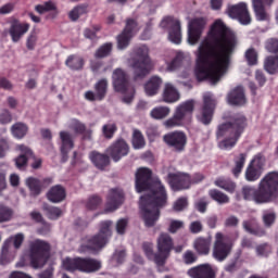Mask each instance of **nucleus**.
I'll return each instance as SVG.
<instances>
[{
	"label": "nucleus",
	"mask_w": 278,
	"mask_h": 278,
	"mask_svg": "<svg viewBox=\"0 0 278 278\" xmlns=\"http://www.w3.org/2000/svg\"><path fill=\"white\" fill-rule=\"evenodd\" d=\"M199 260V256L197 255V253H194L192 250H187L184 254H182V262L184 264H186L187 266H190L192 264H195V262Z\"/></svg>",
	"instance_id": "5fc2aeb1"
},
{
	"label": "nucleus",
	"mask_w": 278,
	"mask_h": 278,
	"mask_svg": "<svg viewBox=\"0 0 278 278\" xmlns=\"http://www.w3.org/2000/svg\"><path fill=\"white\" fill-rule=\"evenodd\" d=\"M28 131L29 127L25 123L17 122L11 127V132L17 140H22L24 136H27Z\"/></svg>",
	"instance_id": "a19ab883"
},
{
	"label": "nucleus",
	"mask_w": 278,
	"mask_h": 278,
	"mask_svg": "<svg viewBox=\"0 0 278 278\" xmlns=\"http://www.w3.org/2000/svg\"><path fill=\"white\" fill-rule=\"evenodd\" d=\"M86 61L77 54H71L65 61V66L71 71H83Z\"/></svg>",
	"instance_id": "4c0bfd02"
},
{
	"label": "nucleus",
	"mask_w": 278,
	"mask_h": 278,
	"mask_svg": "<svg viewBox=\"0 0 278 278\" xmlns=\"http://www.w3.org/2000/svg\"><path fill=\"white\" fill-rule=\"evenodd\" d=\"M230 105H244L247 97L244 96V88L242 86L235 87L227 96Z\"/></svg>",
	"instance_id": "7c9ffc66"
},
{
	"label": "nucleus",
	"mask_w": 278,
	"mask_h": 278,
	"mask_svg": "<svg viewBox=\"0 0 278 278\" xmlns=\"http://www.w3.org/2000/svg\"><path fill=\"white\" fill-rule=\"evenodd\" d=\"M264 164H266L264 154H256L245 169L247 181H257L262 177V173H264Z\"/></svg>",
	"instance_id": "4468645a"
},
{
	"label": "nucleus",
	"mask_w": 278,
	"mask_h": 278,
	"mask_svg": "<svg viewBox=\"0 0 278 278\" xmlns=\"http://www.w3.org/2000/svg\"><path fill=\"white\" fill-rule=\"evenodd\" d=\"M51 184H53V179L51 178L40 180L38 178L29 177L26 179V186L28 190H30L31 197H39L42 192V188H45V186H51Z\"/></svg>",
	"instance_id": "cd10ccee"
},
{
	"label": "nucleus",
	"mask_w": 278,
	"mask_h": 278,
	"mask_svg": "<svg viewBox=\"0 0 278 278\" xmlns=\"http://www.w3.org/2000/svg\"><path fill=\"white\" fill-rule=\"evenodd\" d=\"M10 242H12L14 249H20L23 247V242H25V235L22 232H18L12 237H10L4 244H8L10 247Z\"/></svg>",
	"instance_id": "3c124183"
},
{
	"label": "nucleus",
	"mask_w": 278,
	"mask_h": 278,
	"mask_svg": "<svg viewBox=\"0 0 278 278\" xmlns=\"http://www.w3.org/2000/svg\"><path fill=\"white\" fill-rule=\"evenodd\" d=\"M242 194L245 201H254L258 205L275 203L278 199V172L267 173L258 182L257 188L244 186Z\"/></svg>",
	"instance_id": "20e7f679"
},
{
	"label": "nucleus",
	"mask_w": 278,
	"mask_h": 278,
	"mask_svg": "<svg viewBox=\"0 0 278 278\" xmlns=\"http://www.w3.org/2000/svg\"><path fill=\"white\" fill-rule=\"evenodd\" d=\"M170 114V109L168 106H157L151 111L152 118L155 121H162V118H166Z\"/></svg>",
	"instance_id": "de8ad7c7"
},
{
	"label": "nucleus",
	"mask_w": 278,
	"mask_h": 278,
	"mask_svg": "<svg viewBox=\"0 0 278 278\" xmlns=\"http://www.w3.org/2000/svg\"><path fill=\"white\" fill-rule=\"evenodd\" d=\"M36 12H38V14H45L47 12H53L55 10H58V8L55 7V3H53V1H47L43 4H37L35 7Z\"/></svg>",
	"instance_id": "864d4df0"
},
{
	"label": "nucleus",
	"mask_w": 278,
	"mask_h": 278,
	"mask_svg": "<svg viewBox=\"0 0 278 278\" xmlns=\"http://www.w3.org/2000/svg\"><path fill=\"white\" fill-rule=\"evenodd\" d=\"M113 86L115 92L125 94L129 88V75L123 68H116L113 72Z\"/></svg>",
	"instance_id": "4be33fe9"
},
{
	"label": "nucleus",
	"mask_w": 278,
	"mask_h": 278,
	"mask_svg": "<svg viewBox=\"0 0 278 278\" xmlns=\"http://www.w3.org/2000/svg\"><path fill=\"white\" fill-rule=\"evenodd\" d=\"M194 100L181 102L176 108L174 115L164 122L166 129H175V127H186L192 123V114L194 113Z\"/></svg>",
	"instance_id": "0eeeda50"
},
{
	"label": "nucleus",
	"mask_w": 278,
	"mask_h": 278,
	"mask_svg": "<svg viewBox=\"0 0 278 278\" xmlns=\"http://www.w3.org/2000/svg\"><path fill=\"white\" fill-rule=\"evenodd\" d=\"M212 247V237H198L193 242V249L198 255H210V249Z\"/></svg>",
	"instance_id": "473e14b6"
},
{
	"label": "nucleus",
	"mask_w": 278,
	"mask_h": 278,
	"mask_svg": "<svg viewBox=\"0 0 278 278\" xmlns=\"http://www.w3.org/2000/svg\"><path fill=\"white\" fill-rule=\"evenodd\" d=\"M256 251V255H258V257H268V255H270V245H268V243H262L260 245L256 247L255 249Z\"/></svg>",
	"instance_id": "e2e57ef3"
},
{
	"label": "nucleus",
	"mask_w": 278,
	"mask_h": 278,
	"mask_svg": "<svg viewBox=\"0 0 278 278\" xmlns=\"http://www.w3.org/2000/svg\"><path fill=\"white\" fill-rule=\"evenodd\" d=\"M249 126L247 116L242 113H235L228 117V122L219 124L216 130L218 149L222 151H231L238 144V140L244 134V129Z\"/></svg>",
	"instance_id": "7ed1b4c3"
},
{
	"label": "nucleus",
	"mask_w": 278,
	"mask_h": 278,
	"mask_svg": "<svg viewBox=\"0 0 278 278\" xmlns=\"http://www.w3.org/2000/svg\"><path fill=\"white\" fill-rule=\"evenodd\" d=\"M70 127L76 136H81L83 141L92 140V129H88L79 119H73Z\"/></svg>",
	"instance_id": "c756f323"
},
{
	"label": "nucleus",
	"mask_w": 278,
	"mask_h": 278,
	"mask_svg": "<svg viewBox=\"0 0 278 278\" xmlns=\"http://www.w3.org/2000/svg\"><path fill=\"white\" fill-rule=\"evenodd\" d=\"M275 220H277V214H275V212L269 211L264 213L263 223L265 227H273V225H275Z\"/></svg>",
	"instance_id": "052dcab7"
},
{
	"label": "nucleus",
	"mask_w": 278,
	"mask_h": 278,
	"mask_svg": "<svg viewBox=\"0 0 278 278\" xmlns=\"http://www.w3.org/2000/svg\"><path fill=\"white\" fill-rule=\"evenodd\" d=\"M238 47V36L223 20H216L208 31L207 38L202 40L197 53L195 77L198 81H210L216 85L227 73L231 64V55Z\"/></svg>",
	"instance_id": "f257e3e1"
},
{
	"label": "nucleus",
	"mask_w": 278,
	"mask_h": 278,
	"mask_svg": "<svg viewBox=\"0 0 278 278\" xmlns=\"http://www.w3.org/2000/svg\"><path fill=\"white\" fill-rule=\"evenodd\" d=\"M147 144L144 141V136L142 132L138 129H135L132 132V147L134 149H143V147Z\"/></svg>",
	"instance_id": "09e8293b"
},
{
	"label": "nucleus",
	"mask_w": 278,
	"mask_h": 278,
	"mask_svg": "<svg viewBox=\"0 0 278 278\" xmlns=\"http://www.w3.org/2000/svg\"><path fill=\"white\" fill-rule=\"evenodd\" d=\"M111 227L112 222H102L99 233L84 237L79 247L80 253H97V251H101L110 242V238H112Z\"/></svg>",
	"instance_id": "39448f33"
},
{
	"label": "nucleus",
	"mask_w": 278,
	"mask_h": 278,
	"mask_svg": "<svg viewBox=\"0 0 278 278\" xmlns=\"http://www.w3.org/2000/svg\"><path fill=\"white\" fill-rule=\"evenodd\" d=\"M245 60L249 66H255L257 64V52L255 49L250 48L245 52Z\"/></svg>",
	"instance_id": "13d9d810"
},
{
	"label": "nucleus",
	"mask_w": 278,
	"mask_h": 278,
	"mask_svg": "<svg viewBox=\"0 0 278 278\" xmlns=\"http://www.w3.org/2000/svg\"><path fill=\"white\" fill-rule=\"evenodd\" d=\"M29 27L30 25L28 23H21L18 20H13L9 28V36H11L12 42H20L24 34L29 31Z\"/></svg>",
	"instance_id": "a878e982"
},
{
	"label": "nucleus",
	"mask_w": 278,
	"mask_h": 278,
	"mask_svg": "<svg viewBox=\"0 0 278 278\" xmlns=\"http://www.w3.org/2000/svg\"><path fill=\"white\" fill-rule=\"evenodd\" d=\"M214 110H216V100L210 94L203 96V105L201 108L200 115L198 116L202 125H210L212 118H214Z\"/></svg>",
	"instance_id": "a211bd4d"
},
{
	"label": "nucleus",
	"mask_w": 278,
	"mask_h": 278,
	"mask_svg": "<svg viewBox=\"0 0 278 278\" xmlns=\"http://www.w3.org/2000/svg\"><path fill=\"white\" fill-rule=\"evenodd\" d=\"M184 227H186V224L182 220L170 219L167 231L168 233H177V231H179L180 229H184Z\"/></svg>",
	"instance_id": "6e6d98bb"
},
{
	"label": "nucleus",
	"mask_w": 278,
	"mask_h": 278,
	"mask_svg": "<svg viewBox=\"0 0 278 278\" xmlns=\"http://www.w3.org/2000/svg\"><path fill=\"white\" fill-rule=\"evenodd\" d=\"M163 142L175 153H184L188 144V136L181 130H174L163 136Z\"/></svg>",
	"instance_id": "f8f14e48"
},
{
	"label": "nucleus",
	"mask_w": 278,
	"mask_h": 278,
	"mask_svg": "<svg viewBox=\"0 0 278 278\" xmlns=\"http://www.w3.org/2000/svg\"><path fill=\"white\" fill-rule=\"evenodd\" d=\"M138 22L134 18H127L123 31L117 36V49H127L131 38L138 34Z\"/></svg>",
	"instance_id": "ddd939ff"
},
{
	"label": "nucleus",
	"mask_w": 278,
	"mask_h": 278,
	"mask_svg": "<svg viewBox=\"0 0 278 278\" xmlns=\"http://www.w3.org/2000/svg\"><path fill=\"white\" fill-rule=\"evenodd\" d=\"M101 203H103V199H101L100 195L93 194L88 198L86 207L91 211L99 210V207H101Z\"/></svg>",
	"instance_id": "8fccbe9b"
},
{
	"label": "nucleus",
	"mask_w": 278,
	"mask_h": 278,
	"mask_svg": "<svg viewBox=\"0 0 278 278\" xmlns=\"http://www.w3.org/2000/svg\"><path fill=\"white\" fill-rule=\"evenodd\" d=\"M90 161L92 162L93 166L99 170H105L110 165V156L108 154H103L97 151H92L89 154Z\"/></svg>",
	"instance_id": "72a5a7b5"
},
{
	"label": "nucleus",
	"mask_w": 278,
	"mask_h": 278,
	"mask_svg": "<svg viewBox=\"0 0 278 278\" xmlns=\"http://www.w3.org/2000/svg\"><path fill=\"white\" fill-rule=\"evenodd\" d=\"M184 63V54L177 53L176 56L168 63L167 68L168 71H177L179 66Z\"/></svg>",
	"instance_id": "4d7b16f0"
},
{
	"label": "nucleus",
	"mask_w": 278,
	"mask_h": 278,
	"mask_svg": "<svg viewBox=\"0 0 278 278\" xmlns=\"http://www.w3.org/2000/svg\"><path fill=\"white\" fill-rule=\"evenodd\" d=\"M242 266V263L240 262V257L237 256L232 260H230L224 267V270L226 273H236L240 270V267Z\"/></svg>",
	"instance_id": "603ef678"
},
{
	"label": "nucleus",
	"mask_w": 278,
	"mask_h": 278,
	"mask_svg": "<svg viewBox=\"0 0 278 278\" xmlns=\"http://www.w3.org/2000/svg\"><path fill=\"white\" fill-rule=\"evenodd\" d=\"M113 49L114 45H112V42L103 43L96 50L93 58H96V60H103L104 58H110L112 55Z\"/></svg>",
	"instance_id": "ea45409f"
},
{
	"label": "nucleus",
	"mask_w": 278,
	"mask_h": 278,
	"mask_svg": "<svg viewBox=\"0 0 278 278\" xmlns=\"http://www.w3.org/2000/svg\"><path fill=\"white\" fill-rule=\"evenodd\" d=\"M123 203H125V192L123 189H110L106 195L105 212H116Z\"/></svg>",
	"instance_id": "412c9836"
},
{
	"label": "nucleus",
	"mask_w": 278,
	"mask_h": 278,
	"mask_svg": "<svg viewBox=\"0 0 278 278\" xmlns=\"http://www.w3.org/2000/svg\"><path fill=\"white\" fill-rule=\"evenodd\" d=\"M264 70L269 75H276L278 71V56H267L264 61Z\"/></svg>",
	"instance_id": "79ce46f5"
},
{
	"label": "nucleus",
	"mask_w": 278,
	"mask_h": 278,
	"mask_svg": "<svg viewBox=\"0 0 278 278\" xmlns=\"http://www.w3.org/2000/svg\"><path fill=\"white\" fill-rule=\"evenodd\" d=\"M60 140H61V155L62 162H68V153L71 150L75 149V141H73V136L68 131H60Z\"/></svg>",
	"instance_id": "bb28decb"
},
{
	"label": "nucleus",
	"mask_w": 278,
	"mask_h": 278,
	"mask_svg": "<svg viewBox=\"0 0 278 278\" xmlns=\"http://www.w3.org/2000/svg\"><path fill=\"white\" fill-rule=\"evenodd\" d=\"M227 14L230 18H236L241 25H251V13L244 2L228 7Z\"/></svg>",
	"instance_id": "f3484780"
},
{
	"label": "nucleus",
	"mask_w": 278,
	"mask_h": 278,
	"mask_svg": "<svg viewBox=\"0 0 278 278\" xmlns=\"http://www.w3.org/2000/svg\"><path fill=\"white\" fill-rule=\"evenodd\" d=\"M96 91V93H94ZM94 91H86L85 99L87 101H103L108 94V79L102 78L94 85Z\"/></svg>",
	"instance_id": "b1692460"
},
{
	"label": "nucleus",
	"mask_w": 278,
	"mask_h": 278,
	"mask_svg": "<svg viewBox=\"0 0 278 278\" xmlns=\"http://www.w3.org/2000/svg\"><path fill=\"white\" fill-rule=\"evenodd\" d=\"M266 49L269 53H278V39L271 38L266 42Z\"/></svg>",
	"instance_id": "774afa93"
},
{
	"label": "nucleus",
	"mask_w": 278,
	"mask_h": 278,
	"mask_svg": "<svg viewBox=\"0 0 278 278\" xmlns=\"http://www.w3.org/2000/svg\"><path fill=\"white\" fill-rule=\"evenodd\" d=\"M157 253L154 255V264L164 266L170 253L175 251V240L168 232H161L156 239Z\"/></svg>",
	"instance_id": "1a4fd4ad"
},
{
	"label": "nucleus",
	"mask_w": 278,
	"mask_h": 278,
	"mask_svg": "<svg viewBox=\"0 0 278 278\" xmlns=\"http://www.w3.org/2000/svg\"><path fill=\"white\" fill-rule=\"evenodd\" d=\"M214 184L217 188H222V190L229 192V194H233V192H236L237 186L233 182V180H231V178L222 176V177L216 178Z\"/></svg>",
	"instance_id": "58836bf2"
},
{
	"label": "nucleus",
	"mask_w": 278,
	"mask_h": 278,
	"mask_svg": "<svg viewBox=\"0 0 278 278\" xmlns=\"http://www.w3.org/2000/svg\"><path fill=\"white\" fill-rule=\"evenodd\" d=\"M188 207V198H179L175 203H174V211L175 212H184Z\"/></svg>",
	"instance_id": "338daca9"
},
{
	"label": "nucleus",
	"mask_w": 278,
	"mask_h": 278,
	"mask_svg": "<svg viewBox=\"0 0 278 278\" xmlns=\"http://www.w3.org/2000/svg\"><path fill=\"white\" fill-rule=\"evenodd\" d=\"M63 267L68 273H75V270H79L80 273H97V270H101V262L94 258H66L63 262Z\"/></svg>",
	"instance_id": "9d476101"
},
{
	"label": "nucleus",
	"mask_w": 278,
	"mask_h": 278,
	"mask_svg": "<svg viewBox=\"0 0 278 278\" xmlns=\"http://www.w3.org/2000/svg\"><path fill=\"white\" fill-rule=\"evenodd\" d=\"M180 96L179 91L173 84L167 83L165 84L164 91H163V101L165 103H177L179 101Z\"/></svg>",
	"instance_id": "f704fd0d"
},
{
	"label": "nucleus",
	"mask_w": 278,
	"mask_h": 278,
	"mask_svg": "<svg viewBox=\"0 0 278 278\" xmlns=\"http://www.w3.org/2000/svg\"><path fill=\"white\" fill-rule=\"evenodd\" d=\"M18 150L21 154L15 159V166L18 170H25L27 168V162L34 157V151L26 146H20Z\"/></svg>",
	"instance_id": "c85d7f7f"
},
{
	"label": "nucleus",
	"mask_w": 278,
	"mask_h": 278,
	"mask_svg": "<svg viewBox=\"0 0 278 278\" xmlns=\"http://www.w3.org/2000/svg\"><path fill=\"white\" fill-rule=\"evenodd\" d=\"M131 58V68L135 79H144L153 71V61L149 55V47L139 46L134 50Z\"/></svg>",
	"instance_id": "423d86ee"
},
{
	"label": "nucleus",
	"mask_w": 278,
	"mask_h": 278,
	"mask_svg": "<svg viewBox=\"0 0 278 278\" xmlns=\"http://www.w3.org/2000/svg\"><path fill=\"white\" fill-rule=\"evenodd\" d=\"M135 188L137 192H149L140 198V210L146 227H155L160 220V207L166 205L168 193L160 179H153V172L140 167L136 172Z\"/></svg>",
	"instance_id": "f03ea898"
},
{
	"label": "nucleus",
	"mask_w": 278,
	"mask_h": 278,
	"mask_svg": "<svg viewBox=\"0 0 278 278\" xmlns=\"http://www.w3.org/2000/svg\"><path fill=\"white\" fill-rule=\"evenodd\" d=\"M160 86H162V78L159 76H152L146 84L144 90L148 97H155L160 92Z\"/></svg>",
	"instance_id": "c9c22d12"
},
{
	"label": "nucleus",
	"mask_w": 278,
	"mask_h": 278,
	"mask_svg": "<svg viewBox=\"0 0 278 278\" xmlns=\"http://www.w3.org/2000/svg\"><path fill=\"white\" fill-rule=\"evenodd\" d=\"M116 131H118V127L114 123L104 124L102 126V136L105 140H112Z\"/></svg>",
	"instance_id": "49530a36"
},
{
	"label": "nucleus",
	"mask_w": 278,
	"mask_h": 278,
	"mask_svg": "<svg viewBox=\"0 0 278 278\" xmlns=\"http://www.w3.org/2000/svg\"><path fill=\"white\" fill-rule=\"evenodd\" d=\"M208 197L219 205H225V203H229V195L225 194L223 191L218 189H211L208 191Z\"/></svg>",
	"instance_id": "37998d69"
},
{
	"label": "nucleus",
	"mask_w": 278,
	"mask_h": 278,
	"mask_svg": "<svg viewBox=\"0 0 278 278\" xmlns=\"http://www.w3.org/2000/svg\"><path fill=\"white\" fill-rule=\"evenodd\" d=\"M38 35L36 34V31H31L26 39V48L28 49V51H34V49H36Z\"/></svg>",
	"instance_id": "0e129e2a"
},
{
	"label": "nucleus",
	"mask_w": 278,
	"mask_h": 278,
	"mask_svg": "<svg viewBox=\"0 0 278 278\" xmlns=\"http://www.w3.org/2000/svg\"><path fill=\"white\" fill-rule=\"evenodd\" d=\"M84 14H88V7L86 4H79L68 13V16L71 21L75 22L79 21V17L84 16Z\"/></svg>",
	"instance_id": "c03bdc74"
},
{
	"label": "nucleus",
	"mask_w": 278,
	"mask_h": 278,
	"mask_svg": "<svg viewBox=\"0 0 278 278\" xmlns=\"http://www.w3.org/2000/svg\"><path fill=\"white\" fill-rule=\"evenodd\" d=\"M233 251V240L228 235L223 232L215 233V241L213 244V257L217 262H225Z\"/></svg>",
	"instance_id": "9b49d317"
},
{
	"label": "nucleus",
	"mask_w": 278,
	"mask_h": 278,
	"mask_svg": "<svg viewBox=\"0 0 278 278\" xmlns=\"http://www.w3.org/2000/svg\"><path fill=\"white\" fill-rule=\"evenodd\" d=\"M207 25L205 17H194L189 22L188 26V42L189 45H197L201 40L203 29Z\"/></svg>",
	"instance_id": "2eb2a0df"
},
{
	"label": "nucleus",
	"mask_w": 278,
	"mask_h": 278,
	"mask_svg": "<svg viewBox=\"0 0 278 278\" xmlns=\"http://www.w3.org/2000/svg\"><path fill=\"white\" fill-rule=\"evenodd\" d=\"M12 218V210L3 204H0V223H8Z\"/></svg>",
	"instance_id": "bf43d9fd"
},
{
	"label": "nucleus",
	"mask_w": 278,
	"mask_h": 278,
	"mask_svg": "<svg viewBox=\"0 0 278 278\" xmlns=\"http://www.w3.org/2000/svg\"><path fill=\"white\" fill-rule=\"evenodd\" d=\"M106 153L113 162H121L123 157L129 155V144L125 139L119 138L112 142V144L106 149Z\"/></svg>",
	"instance_id": "6ab92c4d"
},
{
	"label": "nucleus",
	"mask_w": 278,
	"mask_h": 278,
	"mask_svg": "<svg viewBox=\"0 0 278 278\" xmlns=\"http://www.w3.org/2000/svg\"><path fill=\"white\" fill-rule=\"evenodd\" d=\"M244 164H247V153H240L238 155H235L231 173H232L233 177H236L237 179L242 174Z\"/></svg>",
	"instance_id": "e433bc0d"
},
{
	"label": "nucleus",
	"mask_w": 278,
	"mask_h": 278,
	"mask_svg": "<svg viewBox=\"0 0 278 278\" xmlns=\"http://www.w3.org/2000/svg\"><path fill=\"white\" fill-rule=\"evenodd\" d=\"M47 199L51 203H62L66 199V189L62 185H55L49 189Z\"/></svg>",
	"instance_id": "2f4dec72"
},
{
	"label": "nucleus",
	"mask_w": 278,
	"mask_h": 278,
	"mask_svg": "<svg viewBox=\"0 0 278 278\" xmlns=\"http://www.w3.org/2000/svg\"><path fill=\"white\" fill-rule=\"evenodd\" d=\"M43 212H46V216L50 218V220H58V218L62 216V210L60 207H55L49 204L43 205Z\"/></svg>",
	"instance_id": "a18cd8bd"
},
{
	"label": "nucleus",
	"mask_w": 278,
	"mask_h": 278,
	"mask_svg": "<svg viewBox=\"0 0 278 278\" xmlns=\"http://www.w3.org/2000/svg\"><path fill=\"white\" fill-rule=\"evenodd\" d=\"M161 27L168 28V39L174 45H181V22L173 16H167L161 22Z\"/></svg>",
	"instance_id": "dca6fc26"
},
{
	"label": "nucleus",
	"mask_w": 278,
	"mask_h": 278,
	"mask_svg": "<svg viewBox=\"0 0 278 278\" xmlns=\"http://www.w3.org/2000/svg\"><path fill=\"white\" fill-rule=\"evenodd\" d=\"M167 181L174 190V192H179L180 190H188L190 188V174L184 173H169L167 175Z\"/></svg>",
	"instance_id": "aec40b11"
},
{
	"label": "nucleus",
	"mask_w": 278,
	"mask_h": 278,
	"mask_svg": "<svg viewBox=\"0 0 278 278\" xmlns=\"http://www.w3.org/2000/svg\"><path fill=\"white\" fill-rule=\"evenodd\" d=\"M103 61H101L100 59H96V60H91L90 61V68L91 72L94 75H99V73H101V70L103 68Z\"/></svg>",
	"instance_id": "69168bd1"
},
{
	"label": "nucleus",
	"mask_w": 278,
	"mask_h": 278,
	"mask_svg": "<svg viewBox=\"0 0 278 278\" xmlns=\"http://www.w3.org/2000/svg\"><path fill=\"white\" fill-rule=\"evenodd\" d=\"M187 275L191 278H216V270L211 264L205 263L191 267L188 269Z\"/></svg>",
	"instance_id": "393cba45"
},
{
	"label": "nucleus",
	"mask_w": 278,
	"mask_h": 278,
	"mask_svg": "<svg viewBox=\"0 0 278 278\" xmlns=\"http://www.w3.org/2000/svg\"><path fill=\"white\" fill-rule=\"evenodd\" d=\"M0 264L1 266H5V264H10V245L4 243L2 247V252L0 255Z\"/></svg>",
	"instance_id": "680f3d73"
},
{
	"label": "nucleus",
	"mask_w": 278,
	"mask_h": 278,
	"mask_svg": "<svg viewBox=\"0 0 278 278\" xmlns=\"http://www.w3.org/2000/svg\"><path fill=\"white\" fill-rule=\"evenodd\" d=\"M252 3L256 21H270V14L266 8H271L275 0H252Z\"/></svg>",
	"instance_id": "5701e85b"
},
{
	"label": "nucleus",
	"mask_w": 278,
	"mask_h": 278,
	"mask_svg": "<svg viewBox=\"0 0 278 278\" xmlns=\"http://www.w3.org/2000/svg\"><path fill=\"white\" fill-rule=\"evenodd\" d=\"M51 257V244L37 239L29 244V260L33 268H42Z\"/></svg>",
	"instance_id": "6e6552de"
}]
</instances>
